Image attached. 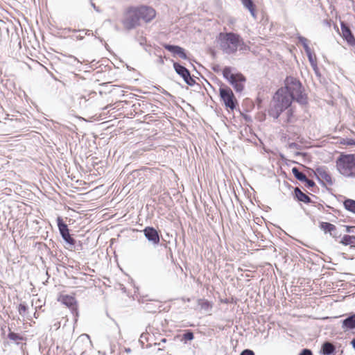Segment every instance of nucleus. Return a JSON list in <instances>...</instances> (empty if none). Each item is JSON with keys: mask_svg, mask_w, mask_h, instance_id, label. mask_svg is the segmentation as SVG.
<instances>
[{"mask_svg": "<svg viewBox=\"0 0 355 355\" xmlns=\"http://www.w3.org/2000/svg\"><path fill=\"white\" fill-rule=\"evenodd\" d=\"M139 20H143L146 23L150 22L156 15L155 10L149 6H141L135 7Z\"/></svg>", "mask_w": 355, "mask_h": 355, "instance_id": "6e6552de", "label": "nucleus"}, {"mask_svg": "<svg viewBox=\"0 0 355 355\" xmlns=\"http://www.w3.org/2000/svg\"><path fill=\"white\" fill-rule=\"evenodd\" d=\"M300 355H313L312 351L309 349H303Z\"/></svg>", "mask_w": 355, "mask_h": 355, "instance_id": "f704fd0d", "label": "nucleus"}, {"mask_svg": "<svg viewBox=\"0 0 355 355\" xmlns=\"http://www.w3.org/2000/svg\"><path fill=\"white\" fill-rule=\"evenodd\" d=\"M198 305L200 307V309L205 312H210L212 309V303L207 300L205 299H198Z\"/></svg>", "mask_w": 355, "mask_h": 355, "instance_id": "a211bd4d", "label": "nucleus"}, {"mask_svg": "<svg viewBox=\"0 0 355 355\" xmlns=\"http://www.w3.org/2000/svg\"><path fill=\"white\" fill-rule=\"evenodd\" d=\"M319 227L324 233H329L334 237L336 236V227L334 224L327 222H320Z\"/></svg>", "mask_w": 355, "mask_h": 355, "instance_id": "4468645a", "label": "nucleus"}, {"mask_svg": "<svg viewBox=\"0 0 355 355\" xmlns=\"http://www.w3.org/2000/svg\"><path fill=\"white\" fill-rule=\"evenodd\" d=\"M173 68L175 72L183 78L188 85L193 86L196 84L195 80L191 76L190 71L185 67L178 62H174Z\"/></svg>", "mask_w": 355, "mask_h": 355, "instance_id": "1a4fd4ad", "label": "nucleus"}, {"mask_svg": "<svg viewBox=\"0 0 355 355\" xmlns=\"http://www.w3.org/2000/svg\"><path fill=\"white\" fill-rule=\"evenodd\" d=\"M57 225L60 235L68 233L69 232L67 225L64 223L62 218L60 216L57 218Z\"/></svg>", "mask_w": 355, "mask_h": 355, "instance_id": "aec40b11", "label": "nucleus"}, {"mask_svg": "<svg viewBox=\"0 0 355 355\" xmlns=\"http://www.w3.org/2000/svg\"><path fill=\"white\" fill-rule=\"evenodd\" d=\"M8 338L11 340L15 341L17 344H19V342L23 340L22 336L12 331H10L8 333Z\"/></svg>", "mask_w": 355, "mask_h": 355, "instance_id": "393cba45", "label": "nucleus"}, {"mask_svg": "<svg viewBox=\"0 0 355 355\" xmlns=\"http://www.w3.org/2000/svg\"><path fill=\"white\" fill-rule=\"evenodd\" d=\"M286 118L284 119V121L285 123H291L293 121L294 118V111L292 107H288L287 109H286L284 111H286Z\"/></svg>", "mask_w": 355, "mask_h": 355, "instance_id": "b1692460", "label": "nucleus"}, {"mask_svg": "<svg viewBox=\"0 0 355 355\" xmlns=\"http://www.w3.org/2000/svg\"><path fill=\"white\" fill-rule=\"evenodd\" d=\"M146 239L154 245H158L160 242V237L158 232L153 227H146L143 230Z\"/></svg>", "mask_w": 355, "mask_h": 355, "instance_id": "9b49d317", "label": "nucleus"}, {"mask_svg": "<svg viewBox=\"0 0 355 355\" xmlns=\"http://www.w3.org/2000/svg\"><path fill=\"white\" fill-rule=\"evenodd\" d=\"M193 338V333L190 330H188L183 334V339L185 340H192Z\"/></svg>", "mask_w": 355, "mask_h": 355, "instance_id": "c756f323", "label": "nucleus"}, {"mask_svg": "<svg viewBox=\"0 0 355 355\" xmlns=\"http://www.w3.org/2000/svg\"><path fill=\"white\" fill-rule=\"evenodd\" d=\"M306 153H301V152H296L295 153V156H305Z\"/></svg>", "mask_w": 355, "mask_h": 355, "instance_id": "58836bf2", "label": "nucleus"}, {"mask_svg": "<svg viewBox=\"0 0 355 355\" xmlns=\"http://www.w3.org/2000/svg\"><path fill=\"white\" fill-rule=\"evenodd\" d=\"M340 243H342L344 245H354L355 244V238L354 235L350 236L348 234L344 235V236L342 238L340 241Z\"/></svg>", "mask_w": 355, "mask_h": 355, "instance_id": "4be33fe9", "label": "nucleus"}, {"mask_svg": "<svg viewBox=\"0 0 355 355\" xmlns=\"http://www.w3.org/2000/svg\"><path fill=\"white\" fill-rule=\"evenodd\" d=\"M159 62H160L161 63H163V62H164V61H163V60H162V58H159Z\"/></svg>", "mask_w": 355, "mask_h": 355, "instance_id": "49530a36", "label": "nucleus"}, {"mask_svg": "<svg viewBox=\"0 0 355 355\" xmlns=\"http://www.w3.org/2000/svg\"><path fill=\"white\" fill-rule=\"evenodd\" d=\"M34 316L36 317L37 316V314H36V312L34 313Z\"/></svg>", "mask_w": 355, "mask_h": 355, "instance_id": "09e8293b", "label": "nucleus"}, {"mask_svg": "<svg viewBox=\"0 0 355 355\" xmlns=\"http://www.w3.org/2000/svg\"><path fill=\"white\" fill-rule=\"evenodd\" d=\"M70 58L72 59L74 62H76L78 63L80 62V61L74 56H70Z\"/></svg>", "mask_w": 355, "mask_h": 355, "instance_id": "a19ab883", "label": "nucleus"}, {"mask_svg": "<svg viewBox=\"0 0 355 355\" xmlns=\"http://www.w3.org/2000/svg\"><path fill=\"white\" fill-rule=\"evenodd\" d=\"M166 341V338L162 339V342L165 343Z\"/></svg>", "mask_w": 355, "mask_h": 355, "instance_id": "de8ad7c7", "label": "nucleus"}, {"mask_svg": "<svg viewBox=\"0 0 355 355\" xmlns=\"http://www.w3.org/2000/svg\"><path fill=\"white\" fill-rule=\"evenodd\" d=\"M313 172L317 180L320 182L322 185L324 186L325 184L324 182H326L329 186H332L334 184V180L331 178V175L325 166H318Z\"/></svg>", "mask_w": 355, "mask_h": 355, "instance_id": "0eeeda50", "label": "nucleus"}, {"mask_svg": "<svg viewBox=\"0 0 355 355\" xmlns=\"http://www.w3.org/2000/svg\"><path fill=\"white\" fill-rule=\"evenodd\" d=\"M321 351L323 355H331L336 351V347L331 343L326 341L322 344Z\"/></svg>", "mask_w": 355, "mask_h": 355, "instance_id": "f3484780", "label": "nucleus"}, {"mask_svg": "<svg viewBox=\"0 0 355 355\" xmlns=\"http://www.w3.org/2000/svg\"><path fill=\"white\" fill-rule=\"evenodd\" d=\"M343 205L345 209L355 214V200L347 198L344 200Z\"/></svg>", "mask_w": 355, "mask_h": 355, "instance_id": "412c9836", "label": "nucleus"}, {"mask_svg": "<svg viewBox=\"0 0 355 355\" xmlns=\"http://www.w3.org/2000/svg\"><path fill=\"white\" fill-rule=\"evenodd\" d=\"M217 41L223 53L231 55L237 51L241 43V36L232 32L220 33Z\"/></svg>", "mask_w": 355, "mask_h": 355, "instance_id": "f03ea898", "label": "nucleus"}, {"mask_svg": "<svg viewBox=\"0 0 355 355\" xmlns=\"http://www.w3.org/2000/svg\"><path fill=\"white\" fill-rule=\"evenodd\" d=\"M297 40H298L300 44H302V45L303 46V48H304L305 52H308V51H311V49L308 44V40L306 37L299 35V36H297Z\"/></svg>", "mask_w": 355, "mask_h": 355, "instance_id": "a878e982", "label": "nucleus"}, {"mask_svg": "<svg viewBox=\"0 0 355 355\" xmlns=\"http://www.w3.org/2000/svg\"><path fill=\"white\" fill-rule=\"evenodd\" d=\"M213 70L216 72H218L219 71V66L217 65V66H215L213 67Z\"/></svg>", "mask_w": 355, "mask_h": 355, "instance_id": "79ce46f5", "label": "nucleus"}, {"mask_svg": "<svg viewBox=\"0 0 355 355\" xmlns=\"http://www.w3.org/2000/svg\"><path fill=\"white\" fill-rule=\"evenodd\" d=\"M240 355H255L254 352L249 349H244L242 351V352L240 354Z\"/></svg>", "mask_w": 355, "mask_h": 355, "instance_id": "72a5a7b5", "label": "nucleus"}, {"mask_svg": "<svg viewBox=\"0 0 355 355\" xmlns=\"http://www.w3.org/2000/svg\"><path fill=\"white\" fill-rule=\"evenodd\" d=\"M311 67H312V68H313V71H314L315 73L317 76H320V73H319V69H318V64H317V63H316V64H315L311 65Z\"/></svg>", "mask_w": 355, "mask_h": 355, "instance_id": "e433bc0d", "label": "nucleus"}, {"mask_svg": "<svg viewBox=\"0 0 355 355\" xmlns=\"http://www.w3.org/2000/svg\"><path fill=\"white\" fill-rule=\"evenodd\" d=\"M76 38H77V40H81L84 38V36L82 35H79L76 36Z\"/></svg>", "mask_w": 355, "mask_h": 355, "instance_id": "37998d69", "label": "nucleus"}, {"mask_svg": "<svg viewBox=\"0 0 355 355\" xmlns=\"http://www.w3.org/2000/svg\"><path fill=\"white\" fill-rule=\"evenodd\" d=\"M27 311H28V306L26 304V303H24V302L20 303L18 306V312H19V315L23 317L28 316Z\"/></svg>", "mask_w": 355, "mask_h": 355, "instance_id": "bb28decb", "label": "nucleus"}, {"mask_svg": "<svg viewBox=\"0 0 355 355\" xmlns=\"http://www.w3.org/2000/svg\"><path fill=\"white\" fill-rule=\"evenodd\" d=\"M341 37L350 46L355 47V37L349 26L344 21H340Z\"/></svg>", "mask_w": 355, "mask_h": 355, "instance_id": "9d476101", "label": "nucleus"}, {"mask_svg": "<svg viewBox=\"0 0 355 355\" xmlns=\"http://www.w3.org/2000/svg\"><path fill=\"white\" fill-rule=\"evenodd\" d=\"M91 5H92V6L95 10H96V11H97V12H100V10H99L98 8L96 6L95 3H92H92H91Z\"/></svg>", "mask_w": 355, "mask_h": 355, "instance_id": "ea45409f", "label": "nucleus"}, {"mask_svg": "<svg viewBox=\"0 0 355 355\" xmlns=\"http://www.w3.org/2000/svg\"><path fill=\"white\" fill-rule=\"evenodd\" d=\"M223 76L233 86L236 92H241L243 90V83L246 79L242 73H232V68L225 67L223 70Z\"/></svg>", "mask_w": 355, "mask_h": 355, "instance_id": "20e7f679", "label": "nucleus"}, {"mask_svg": "<svg viewBox=\"0 0 355 355\" xmlns=\"http://www.w3.org/2000/svg\"><path fill=\"white\" fill-rule=\"evenodd\" d=\"M346 231L348 233H354L355 232V227L347 226L346 228Z\"/></svg>", "mask_w": 355, "mask_h": 355, "instance_id": "4c0bfd02", "label": "nucleus"}, {"mask_svg": "<svg viewBox=\"0 0 355 355\" xmlns=\"http://www.w3.org/2000/svg\"><path fill=\"white\" fill-rule=\"evenodd\" d=\"M69 31H71V32H81V33H85V35H89V30H86V29H82V30H76V29H69Z\"/></svg>", "mask_w": 355, "mask_h": 355, "instance_id": "c9c22d12", "label": "nucleus"}, {"mask_svg": "<svg viewBox=\"0 0 355 355\" xmlns=\"http://www.w3.org/2000/svg\"><path fill=\"white\" fill-rule=\"evenodd\" d=\"M304 182L306 183V186L308 188H311V187H313L315 186V182L313 180L308 179L307 178H306V180L304 181Z\"/></svg>", "mask_w": 355, "mask_h": 355, "instance_id": "473e14b6", "label": "nucleus"}, {"mask_svg": "<svg viewBox=\"0 0 355 355\" xmlns=\"http://www.w3.org/2000/svg\"><path fill=\"white\" fill-rule=\"evenodd\" d=\"M351 141H352V142H349L348 144H354V145H355V139H352Z\"/></svg>", "mask_w": 355, "mask_h": 355, "instance_id": "a18cd8bd", "label": "nucleus"}, {"mask_svg": "<svg viewBox=\"0 0 355 355\" xmlns=\"http://www.w3.org/2000/svg\"><path fill=\"white\" fill-rule=\"evenodd\" d=\"M63 240L67 243L68 244L71 245H73L76 243V241L73 238H72L69 234V232L68 233L64 234L61 235Z\"/></svg>", "mask_w": 355, "mask_h": 355, "instance_id": "cd10ccee", "label": "nucleus"}, {"mask_svg": "<svg viewBox=\"0 0 355 355\" xmlns=\"http://www.w3.org/2000/svg\"><path fill=\"white\" fill-rule=\"evenodd\" d=\"M164 47L165 49L172 53L174 55H178L182 59L187 58L185 50L181 46L172 44H164Z\"/></svg>", "mask_w": 355, "mask_h": 355, "instance_id": "f8f14e48", "label": "nucleus"}, {"mask_svg": "<svg viewBox=\"0 0 355 355\" xmlns=\"http://www.w3.org/2000/svg\"><path fill=\"white\" fill-rule=\"evenodd\" d=\"M239 49L240 51H245L249 49V47L245 44L243 40L241 37V43L239 44Z\"/></svg>", "mask_w": 355, "mask_h": 355, "instance_id": "7c9ffc66", "label": "nucleus"}, {"mask_svg": "<svg viewBox=\"0 0 355 355\" xmlns=\"http://www.w3.org/2000/svg\"><path fill=\"white\" fill-rule=\"evenodd\" d=\"M122 24L127 30H132L140 25V20L135 7H130L124 14Z\"/></svg>", "mask_w": 355, "mask_h": 355, "instance_id": "39448f33", "label": "nucleus"}, {"mask_svg": "<svg viewBox=\"0 0 355 355\" xmlns=\"http://www.w3.org/2000/svg\"><path fill=\"white\" fill-rule=\"evenodd\" d=\"M351 344L352 347L355 349V338L352 340Z\"/></svg>", "mask_w": 355, "mask_h": 355, "instance_id": "c03bdc74", "label": "nucleus"}, {"mask_svg": "<svg viewBox=\"0 0 355 355\" xmlns=\"http://www.w3.org/2000/svg\"><path fill=\"white\" fill-rule=\"evenodd\" d=\"M288 148H289L290 149H297V150H298V149H300L301 146H300V145H299V144H297V143L292 142V143H290V144H288Z\"/></svg>", "mask_w": 355, "mask_h": 355, "instance_id": "2f4dec72", "label": "nucleus"}, {"mask_svg": "<svg viewBox=\"0 0 355 355\" xmlns=\"http://www.w3.org/2000/svg\"><path fill=\"white\" fill-rule=\"evenodd\" d=\"M242 4L245 8H246L250 12L251 15L255 18V6L252 1V0H241Z\"/></svg>", "mask_w": 355, "mask_h": 355, "instance_id": "6ab92c4d", "label": "nucleus"}, {"mask_svg": "<svg viewBox=\"0 0 355 355\" xmlns=\"http://www.w3.org/2000/svg\"><path fill=\"white\" fill-rule=\"evenodd\" d=\"M306 54L308 57L311 66L317 63L315 55L312 53L311 50L306 52Z\"/></svg>", "mask_w": 355, "mask_h": 355, "instance_id": "c85d7f7f", "label": "nucleus"}, {"mask_svg": "<svg viewBox=\"0 0 355 355\" xmlns=\"http://www.w3.org/2000/svg\"><path fill=\"white\" fill-rule=\"evenodd\" d=\"M62 302L68 306L73 313L78 314L76 301L74 297L70 295H63L62 297Z\"/></svg>", "mask_w": 355, "mask_h": 355, "instance_id": "ddd939ff", "label": "nucleus"}, {"mask_svg": "<svg viewBox=\"0 0 355 355\" xmlns=\"http://www.w3.org/2000/svg\"><path fill=\"white\" fill-rule=\"evenodd\" d=\"M342 328L346 330L355 329V314H352L342 321Z\"/></svg>", "mask_w": 355, "mask_h": 355, "instance_id": "2eb2a0df", "label": "nucleus"}, {"mask_svg": "<svg viewBox=\"0 0 355 355\" xmlns=\"http://www.w3.org/2000/svg\"><path fill=\"white\" fill-rule=\"evenodd\" d=\"M294 193L295 198L300 202H303L306 204L311 202V199L307 195L304 193L298 187L295 188Z\"/></svg>", "mask_w": 355, "mask_h": 355, "instance_id": "dca6fc26", "label": "nucleus"}, {"mask_svg": "<svg viewBox=\"0 0 355 355\" xmlns=\"http://www.w3.org/2000/svg\"><path fill=\"white\" fill-rule=\"evenodd\" d=\"M285 87L279 88L275 93L273 99L274 104L268 110L270 116L277 119L281 114L288 107L291 106L293 101L300 105L308 103L307 95L301 82L296 78L288 76L285 79Z\"/></svg>", "mask_w": 355, "mask_h": 355, "instance_id": "f257e3e1", "label": "nucleus"}, {"mask_svg": "<svg viewBox=\"0 0 355 355\" xmlns=\"http://www.w3.org/2000/svg\"><path fill=\"white\" fill-rule=\"evenodd\" d=\"M220 98L225 103V105L233 110L236 105V99L234 97L232 89L227 87H220L219 89Z\"/></svg>", "mask_w": 355, "mask_h": 355, "instance_id": "423d86ee", "label": "nucleus"}, {"mask_svg": "<svg viewBox=\"0 0 355 355\" xmlns=\"http://www.w3.org/2000/svg\"><path fill=\"white\" fill-rule=\"evenodd\" d=\"M292 173L295 178L299 181L304 182L306 180V176L302 172H300L297 167H293L292 168Z\"/></svg>", "mask_w": 355, "mask_h": 355, "instance_id": "5701e85b", "label": "nucleus"}, {"mask_svg": "<svg viewBox=\"0 0 355 355\" xmlns=\"http://www.w3.org/2000/svg\"><path fill=\"white\" fill-rule=\"evenodd\" d=\"M338 171L344 176L355 175V156L354 155H341L336 161Z\"/></svg>", "mask_w": 355, "mask_h": 355, "instance_id": "7ed1b4c3", "label": "nucleus"}]
</instances>
